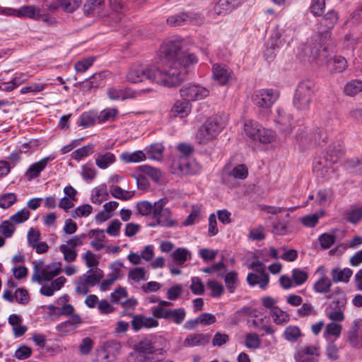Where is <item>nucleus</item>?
<instances>
[{
	"mask_svg": "<svg viewBox=\"0 0 362 362\" xmlns=\"http://www.w3.org/2000/svg\"><path fill=\"white\" fill-rule=\"evenodd\" d=\"M165 339L160 336H150L141 339L135 348V362H173L166 359Z\"/></svg>",
	"mask_w": 362,
	"mask_h": 362,
	"instance_id": "nucleus-1",
	"label": "nucleus"
},
{
	"mask_svg": "<svg viewBox=\"0 0 362 362\" xmlns=\"http://www.w3.org/2000/svg\"><path fill=\"white\" fill-rule=\"evenodd\" d=\"M163 57L160 64H153L152 75L148 76L149 81L165 87L173 88L179 86L184 80V73L177 66Z\"/></svg>",
	"mask_w": 362,
	"mask_h": 362,
	"instance_id": "nucleus-2",
	"label": "nucleus"
},
{
	"mask_svg": "<svg viewBox=\"0 0 362 362\" xmlns=\"http://www.w3.org/2000/svg\"><path fill=\"white\" fill-rule=\"evenodd\" d=\"M159 52L168 61L177 66L183 72L185 67L197 62V58L194 54L182 50V42L179 40H170L164 42Z\"/></svg>",
	"mask_w": 362,
	"mask_h": 362,
	"instance_id": "nucleus-3",
	"label": "nucleus"
},
{
	"mask_svg": "<svg viewBox=\"0 0 362 362\" xmlns=\"http://www.w3.org/2000/svg\"><path fill=\"white\" fill-rule=\"evenodd\" d=\"M226 125V122L220 116L209 117L200 126L196 134L197 142L200 144H206L216 139Z\"/></svg>",
	"mask_w": 362,
	"mask_h": 362,
	"instance_id": "nucleus-4",
	"label": "nucleus"
},
{
	"mask_svg": "<svg viewBox=\"0 0 362 362\" xmlns=\"http://www.w3.org/2000/svg\"><path fill=\"white\" fill-rule=\"evenodd\" d=\"M243 133L248 139L264 144L272 143L276 136L273 130L264 128L254 120H247L245 122Z\"/></svg>",
	"mask_w": 362,
	"mask_h": 362,
	"instance_id": "nucleus-5",
	"label": "nucleus"
},
{
	"mask_svg": "<svg viewBox=\"0 0 362 362\" xmlns=\"http://www.w3.org/2000/svg\"><path fill=\"white\" fill-rule=\"evenodd\" d=\"M315 83L310 80L300 81L293 97V105L299 110L309 108L315 91Z\"/></svg>",
	"mask_w": 362,
	"mask_h": 362,
	"instance_id": "nucleus-6",
	"label": "nucleus"
},
{
	"mask_svg": "<svg viewBox=\"0 0 362 362\" xmlns=\"http://www.w3.org/2000/svg\"><path fill=\"white\" fill-rule=\"evenodd\" d=\"M103 277V272L99 269H90L74 281L76 293L85 296L91 287L98 284Z\"/></svg>",
	"mask_w": 362,
	"mask_h": 362,
	"instance_id": "nucleus-7",
	"label": "nucleus"
},
{
	"mask_svg": "<svg viewBox=\"0 0 362 362\" xmlns=\"http://www.w3.org/2000/svg\"><path fill=\"white\" fill-rule=\"evenodd\" d=\"M168 199L163 197L154 202V210L152 218L156 221V224H151V226L159 225L163 227H173L176 222L172 219V214L168 208L165 207Z\"/></svg>",
	"mask_w": 362,
	"mask_h": 362,
	"instance_id": "nucleus-8",
	"label": "nucleus"
},
{
	"mask_svg": "<svg viewBox=\"0 0 362 362\" xmlns=\"http://www.w3.org/2000/svg\"><path fill=\"white\" fill-rule=\"evenodd\" d=\"M61 271L60 262L45 265L43 262H40L34 266L31 280L33 282L49 281L57 276Z\"/></svg>",
	"mask_w": 362,
	"mask_h": 362,
	"instance_id": "nucleus-9",
	"label": "nucleus"
},
{
	"mask_svg": "<svg viewBox=\"0 0 362 362\" xmlns=\"http://www.w3.org/2000/svg\"><path fill=\"white\" fill-rule=\"evenodd\" d=\"M153 64H144L136 62L132 64L127 71L126 81L132 83H138L146 78L149 81L148 76L152 75Z\"/></svg>",
	"mask_w": 362,
	"mask_h": 362,
	"instance_id": "nucleus-10",
	"label": "nucleus"
},
{
	"mask_svg": "<svg viewBox=\"0 0 362 362\" xmlns=\"http://www.w3.org/2000/svg\"><path fill=\"white\" fill-rule=\"evenodd\" d=\"M152 315L157 319H164L180 325L186 317V312L184 308L163 309L161 308H151Z\"/></svg>",
	"mask_w": 362,
	"mask_h": 362,
	"instance_id": "nucleus-11",
	"label": "nucleus"
},
{
	"mask_svg": "<svg viewBox=\"0 0 362 362\" xmlns=\"http://www.w3.org/2000/svg\"><path fill=\"white\" fill-rule=\"evenodd\" d=\"M151 91L152 89L151 88L134 90L130 88H119L116 87H110L107 89V94L108 98L112 100H124L141 97Z\"/></svg>",
	"mask_w": 362,
	"mask_h": 362,
	"instance_id": "nucleus-12",
	"label": "nucleus"
},
{
	"mask_svg": "<svg viewBox=\"0 0 362 362\" xmlns=\"http://www.w3.org/2000/svg\"><path fill=\"white\" fill-rule=\"evenodd\" d=\"M279 93L272 88H264L256 90L252 95V101L258 107L269 108L277 100Z\"/></svg>",
	"mask_w": 362,
	"mask_h": 362,
	"instance_id": "nucleus-13",
	"label": "nucleus"
},
{
	"mask_svg": "<svg viewBox=\"0 0 362 362\" xmlns=\"http://www.w3.org/2000/svg\"><path fill=\"white\" fill-rule=\"evenodd\" d=\"M180 96L187 101L202 100L209 95V90L199 84L187 83L180 90Z\"/></svg>",
	"mask_w": 362,
	"mask_h": 362,
	"instance_id": "nucleus-14",
	"label": "nucleus"
},
{
	"mask_svg": "<svg viewBox=\"0 0 362 362\" xmlns=\"http://www.w3.org/2000/svg\"><path fill=\"white\" fill-rule=\"evenodd\" d=\"M119 349V344L114 341H107L97 349L95 361L109 362L115 357Z\"/></svg>",
	"mask_w": 362,
	"mask_h": 362,
	"instance_id": "nucleus-15",
	"label": "nucleus"
},
{
	"mask_svg": "<svg viewBox=\"0 0 362 362\" xmlns=\"http://www.w3.org/2000/svg\"><path fill=\"white\" fill-rule=\"evenodd\" d=\"M201 22V16L194 12H180L168 17L167 19V23L172 26L183 25L188 23L197 24Z\"/></svg>",
	"mask_w": 362,
	"mask_h": 362,
	"instance_id": "nucleus-16",
	"label": "nucleus"
},
{
	"mask_svg": "<svg viewBox=\"0 0 362 362\" xmlns=\"http://www.w3.org/2000/svg\"><path fill=\"white\" fill-rule=\"evenodd\" d=\"M212 78L220 86L226 85L233 79V71L226 65L215 64L212 68Z\"/></svg>",
	"mask_w": 362,
	"mask_h": 362,
	"instance_id": "nucleus-17",
	"label": "nucleus"
},
{
	"mask_svg": "<svg viewBox=\"0 0 362 362\" xmlns=\"http://www.w3.org/2000/svg\"><path fill=\"white\" fill-rule=\"evenodd\" d=\"M318 349L314 345L302 347L294 356L296 362H318Z\"/></svg>",
	"mask_w": 362,
	"mask_h": 362,
	"instance_id": "nucleus-18",
	"label": "nucleus"
},
{
	"mask_svg": "<svg viewBox=\"0 0 362 362\" xmlns=\"http://www.w3.org/2000/svg\"><path fill=\"white\" fill-rule=\"evenodd\" d=\"M159 322L157 318L153 317H146L142 315H136L132 317V326L134 331H139L141 329H151L158 327Z\"/></svg>",
	"mask_w": 362,
	"mask_h": 362,
	"instance_id": "nucleus-19",
	"label": "nucleus"
},
{
	"mask_svg": "<svg viewBox=\"0 0 362 362\" xmlns=\"http://www.w3.org/2000/svg\"><path fill=\"white\" fill-rule=\"evenodd\" d=\"M123 267V264L119 262H115L111 264V272L100 282V288L102 291L108 290L114 282L121 277V269Z\"/></svg>",
	"mask_w": 362,
	"mask_h": 362,
	"instance_id": "nucleus-20",
	"label": "nucleus"
},
{
	"mask_svg": "<svg viewBox=\"0 0 362 362\" xmlns=\"http://www.w3.org/2000/svg\"><path fill=\"white\" fill-rule=\"evenodd\" d=\"M293 39V31L291 29L284 30L282 32H276L271 37L272 47L275 48L282 47L284 45L289 46Z\"/></svg>",
	"mask_w": 362,
	"mask_h": 362,
	"instance_id": "nucleus-21",
	"label": "nucleus"
},
{
	"mask_svg": "<svg viewBox=\"0 0 362 362\" xmlns=\"http://www.w3.org/2000/svg\"><path fill=\"white\" fill-rule=\"evenodd\" d=\"M81 4V0H55L48 4V11H56L61 8L64 11L72 13L76 11Z\"/></svg>",
	"mask_w": 362,
	"mask_h": 362,
	"instance_id": "nucleus-22",
	"label": "nucleus"
},
{
	"mask_svg": "<svg viewBox=\"0 0 362 362\" xmlns=\"http://www.w3.org/2000/svg\"><path fill=\"white\" fill-rule=\"evenodd\" d=\"M54 158V156H49L30 165L25 173L27 178L28 180H33L37 177L40 173L47 167L48 163L53 160Z\"/></svg>",
	"mask_w": 362,
	"mask_h": 362,
	"instance_id": "nucleus-23",
	"label": "nucleus"
},
{
	"mask_svg": "<svg viewBox=\"0 0 362 362\" xmlns=\"http://www.w3.org/2000/svg\"><path fill=\"white\" fill-rule=\"evenodd\" d=\"M327 298L332 299L328 307L344 309L347 303V298L344 291L339 287L334 288Z\"/></svg>",
	"mask_w": 362,
	"mask_h": 362,
	"instance_id": "nucleus-24",
	"label": "nucleus"
},
{
	"mask_svg": "<svg viewBox=\"0 0 362 362\" xmlns=\"http://www.w3.org/2000/svg\"><path fill=\"white\" fill-rule=\"evenodd\" d=\"M69 300L67 296H62L57 300L58 306L50 305L48 306L49 310L54 314H59L62 315H72L74 311V308L71 304H67L66 302Z\"/></svg>",
	"mask_w": 362,
	"mask_h": 362,
	"instance_id": "nucleus-25",
	"label": "nucleus"
},
{
	"mask_svg": "<svg viewBox=\"0 0 362 362\" xmlns=\"http://www.w3.org/2000/svg\"><path fill=\"white\" fill-rule=\"evenodd\" d=\"M210 335L202 333H193L188 334L185 339L183 345L185 347L202 346L209 344Z\"/></svg>",
	"mask_w": 362,
	"mask_h": 362,
	"instance_id": "nucleus-26",
	"label": "nucleus"
},
{
	"mask_svg": "<svg viewBox=\"0 0 362 362\" xmlns=\"http://www.w3.org/2000/svg\"><path fill=\"white\" fill-rule=\"evenodd\" d=\"M246 281L251 286H258L261 289L267 288L269 283V276L267 273H249Z\"/></svg>",
	"mask_w": 362,
	"mask_h": 362,
	"instance_id": "nucleus-27",
	"label": "nucleus"
},
{
	"mask_svg": "<svg viewBox=\"0 0 362 362\" xmlns=\"http://www.w3.org/2000/svg\"><path fill=\"white\" fill-rule=\"evenodd\" d=\"M192 110V105L187 100H178L173 104L170 114L173 117H178L180 118H184L187 117Z\"/></svg>",
	"mask_w": 362,
	"mask_h": 362,
	"instance_id": "nucleus-28",
	"label": "nucleus"
},
{
	"mask_svg": "<svg viewBox=\"0 0 362 362\" xmlns=\"http://www.w3.org/2000/svg\"><path fill=\"white\" fill-rule=\"evenodd\" d=\"M105 74L103 72L95 73L90 78L86 79L81 83L83 90H90L93 88H98L105 86Z\"/></svg>",
	"mask_w": 362,
	"mask_h": 362,
	"instance_id": "nucleus-29",
	"label": "nucleus"
},
{
	"mask_svg": "<svg viewBox=\"0 0 362 362\" xmlns=\"http://www.w3.org/2000/svg\"><path fill=\"white\" fill-rule=\"evenodd\" d=\"M276 112V122L279 125V129L284 132H290L291 130L292 117L283 109L278 108Z\"/></svg>",
	"mask_w": 362,
	"mask_h": 362,
	"instance_id": "nucleus-30",
	"label": "nucleus"
},
{
	"mask_svg": "<svg viewBox=\"0 0 362 362\" xmlns=\"http://www.w3.org/2000/svg\"><path fill=\"white\" fill-rule=\"evenodd\" d=\"M344 144L340 140L333 142L329 146L327 154L329 157L331 163H337L344 155Z\"/></svg>",
	"mask_w": 362,
	"mask_h": 362,
	"instance_id": "nucleus-31",
	"label": "nucleus"
},
{
	"mask_svg": "<svg viewBox=\"0 0 362 362\" xmlns=\"http://www.w3.org/2000/svg\"><path fill=\"white\" fill-rule=\"evenodd\" d=\"M332 285V280L322 272V276L317 279L313 286V289L316 293L325 294L330 291Z\"/></svg>",
	"mask_w": 362,
	"mask_h": 362,
	"instance_id": "nucleus-32",
	"label": "nucleus"
},
{
	"mask_svg": "<svg viewBox=\"0 0 362 362\" xmlns=\"http://www.w3.org/2000/svg\"><path fill=\"white\" fill-rule=\"evenodd\" d=\"M105 230L103 229H92L88 232V237L94 240L90 242L91 247L95 250H100L105 247L103 242L105 240Z\"/></svg>",
	"mask_w": 362,
	"mask_h": 362,
	"instance_id": "nucleus-33",
	"label": "nucleus"
},
{
	"mask_svg": "<svg viewBox=\"0 0 362 362\" xmlns=\"http://www.w3.org/2000/svg\"><path fill=\"white\" fill-rule=\"evenodd\" d=\"M353 274V271L349 268H334L331 272L332 280L334 283H348Z\"/></svg>",
	"mask_w": 362,
	"mask_h": 362,
	"instance_id": "nucleus-34",
	"label": "nucleus"
},
{
	"mask_svg": "<svg viewBox=\"0 0 362 362\" xmlns=\"http://www.w3.org/2000/svg\"><path fill=\"white\" fill-rule=\"evenodd\" d=\"M174 262L179 266H182L187 260L192 259V252L185 247H178L171 254Z\"/></svg>",
	"mask_w": 362,
	"mask_h": 362,
	"instance_id": "nucleus-35",
	"label": "nucleus"
},
{
	"mask_svg": "<svg viewBox=\"0 0 362 362\" xmlns=\"http://www.w3.org/2000/svg\"><path fill=\"white\" fill-rule=\"evenodd\" d=\"M115 155L109 151L98 153L95 158V165L102 170L107 169L109 166L115 163Z\"/></svg>",
	"mask_w": 362,
	"mask_h": 362,
	"instance_id": "nucleus-36",
	"label": "nucleus"
},
{
	"mask_svg": "<svg viewBox=\"0 0 362 362\" xmlns=\"http://www.w3.org/2000/svg\"><path fill=\"white\" fill-rule=\"evenodd\" d=\"M244 0H219L214 8V12L218 15L224 14L227 11L236 8L243 3Z\"/></svg>",
	"mask_w": 362,
	"mask_h": 362,
	"instance_id": "nucleus-37",
	"label": "nucleus"
},
{
	"mask_svg": "<svg viewBox=\"0 0 362 362\" xmlns=\"http://www.w3.org/2000/svg\"><path fill=\"white\" fill-rule=\"evenodd\" d=\"M146 156L151 160L160 161L163 159L164 146L159 143L152 144L144 149Z\"/></svg>",
	"mask_w": 362,
	"mask_h": 362,
	"instance_id": "nucleus-38",
	"label": "nucleus"
},
{
	"mask_svg": "<svg viewBox=\"0 0 362 362\" xmlns=\"http://www.w3.org/2000/svg\"><path fill=\"white\" fill-rule=\"evenodd\" d=\"M147 158L145 151H135L132 153L123 152L120 155V159L126 163H139L146 160Z\"/></svg>",
	"mask_w": 362,
	"mask_h": 362,
	"instance_id": "nucleus-39",
	"label": "nucleus"
},
{
	"mask_svg": "<svg viewBox=\"0 0 362 362\" xmlns=\"http://www.w3.org/2000/svg\"><path fill=\"white\" fill-rule=\"evenodd\" d=\"M109 198L107 188L105 185H101L92 191L90 200L93 203L100 204L103 201Z\"/></svg>",
	"mask_w": 362,
	"mask_h": 362,
	"instance_id": "nucleus-40",
	"label": "nucleus"
},
{
	"mask_svg": "<svg viewBox=\"0 0 362 362\" xmlns=\"http://www.w3.org/2000/svg\"><path fill=\"white\" fill-rule=\"evenodd\" d=\"M40 16V8L33 5L23 6L18 8V17L36 19Z\"/></svg>",
	"mask_w": 362,
	"mask_h": 362,
	"instance_id": "nucleus-41",
	"label": "nucleus"
},
{
	"mask_svg": "<svg viewBox=\"0 0 362 362\" xmlns=\"http://www.w3.org/2000/svg\"><path fill=\"white\" fill-rule=\"evenodd\" d=\"M339 21V14L334 10L327 11L320 21L321 26L327 30L332 29Z\"/></svg>",
	"mask_w": 362,
	"mask_h": 362,
	"instance_id": "nucleus-42",
	"label": "nucleus"
},
{
	"mask_svg": "<svg viewBox=\"0 0 362 362\" xmlns=\"http://www.w3.org/2000/svg\"><path fill=\"white\" fill-rule=\"evenodd\" d=\"M129 280L139 283L141 281H146L148 279L147 271L143 267H135L129 270L128 273Z\"/></svg>",
	"mask_w": 362,
	"mask_h": 362,
	"instance_id": "nucleus-43",
	"label": "nucleus"
},
{
	"mask_svg": "<svg viewBox=\"0 0 362 362\" xmlns=\"http://www.w3.org/2000/svg\"><path fill=\"white\" fill-rule=\"evenodd\" d=\"M283 336L286 341L293 343L301 337L302 333L298 326L290 325L285 328Z\"/></svg>",
	"mask_w": 362,
	"mask_h": 362,
	"instance_id": "nucleus-44",
	"label": "nucleus"
},
{
	"mask_svg": "<svg viewBox=\"0 0 362 362\" xmlns=\"http://www.w3.org/2000/svg\"><path fill=\"white\" fill-rule=\"evenodd\" d=\"M270 315L273 321L278 325H284L290 320L289 315L279 307L273 308V310L270 311Z\"/></svg>",
	"mask_w": 362,
	"mask_h": 362,
	"instance_id": "nucleus-45",
	"label": "nucleus"
},
{
	"mask_svg": "<svg viewBox=\"0 0 362 362\" xmlns=\"http://www.w3.org/2000/svg\"><path fill=\"white\" fill-rule=\"evenodd\" d=\"M313 171L317 176L322 178L328 179L330 177V173H333V170L327 165L325 166L322 160H315L313 163Z\"/></svg>",
	"mask_w": 362,
	"mask_h": 362,
	"instance_id": "nucleus-46",
	"label": "nucleus"
},
{
	"mask_svg": "<svg viewBox=\"0 0 362 362\" xmlns=\"http://www.w3.org/2000/svg\"><path fill=\"white\" fill-rule=\"evenodd\" d=\"M290 214L287 213L285 218L282 220H278L273 225V233L276 235H283L288 233V226L289 224Z\"/></svg>",
	"mask_w": 362,
	"mask_h": 362,
	"instance_id": "nucleus-47",
	"label": "nucleus"
},
{
	"mask_svg": "<svg viewBox=\"0 0 362 362\" xmlns=\"http://www.w3.org/2000/svg\"><path fill=\"white\" fill-rule=\"evenodd\" d=\"M94 149V145L93 144H88L86 146H83L82 147L78 148L76 151H74L72 154L71 157L75 160L79 162L82 159L88 157L90 154L93 153Z\"/></svg>",
	"mask_w": 362,
	"mask_h": 362,
	"instance_id": "nucleus-48",
	"label": "nucleus"
},
{
	"mask_svg": "<svg viewBox=\"0 0 362 362\" xmlns=\"http://www.w3.org/2000/svg\"><path fill=\"white\" fill-rule=\"evenodd\" d=\"M137 170L148 175L155 182H158L162 176V173L158 168L148 165H139L137 167Z\"/></svg>",
	"mask_w": 362,
	"mask_h": 362,
	"instance_id": "nucleus-49",
	"label": "nucleus"
},
{
	"mask_svg": "<svg viewBox=\"0 0 362 362\" xmlns=\"http://www.w3.org/2000/svg\"><path fill=\"white\" fill-rule=\"evenodd\" d=\"M333 193L331 189H325L319 190L316 195L318 204L323 206H328L332 200Z\"/></svg>",
	"mask_w": 362,
	"mask_h": 362,
	"instance_id": "nucleus-50",
	"label": "nucleus"
},
{
	"mask_svg": "<svg viewBox=\"0 0 362 362\" xmlns=\"http://www.w3.org/2000/svg\"><path fill=\"white\" fill-rule=\"evenodd\" d=\"M110 193L116 199L129 200L134 195V191L124 190L119 186H112Z\"/></svg>",
	"mask_w": 362,
	"mask_h": 362,
	"instance_id": "nucleus-51",
	"label": "nucleus"
},
{
	"mask_svg": "<svg viewBox=\"0 0 362 362\" xmlns=\"http://www.w3.org/2000/svg\"><path fill=\"white\" fill-rule=\"evenodd\" d=\"M244 345L249 349L255 350L260 347L261 340L256 333H247L245 336Z\"/></svg>",
	"mask_w": 362,
	"mask_h": 362,
	"instance_id": "nucleus-52",
	"label": "nucleus"
},
{
	"mask_svg": "<svg viewBox=\"0 0 362 362\" xmlns=\"http://www.w3.org/2000/svg\"><path fill=\"white\" fill-rule=\"evenodd\" d=\"M344 93L349 96H354L362 91V81L351 80L346 84L344 89Z\"/></svg>",
	"mask_w": 362,
	"mask_h": 362,
	"instance_id": "nucleus-53",
	"label": "nucleus"
},
{
	"mask_svg": "<svg viewBox=\"0 0 362 362\" xmlns=\"http://www.w3.org/2000/svg\"><path fill=\"white\" fill-rule=\"evenodd\" d=\"M329 66L338 72L344 71L347 67V62L344 57L341 56H336L333 59H330L326 62Z\"/></svg>",
	"mask_w": 362,
	"mask_h": 362,
	"instance_id": "nucleus-54",
	"label": "nucleus"
},
{
	"mask_svg": "<svg viewBox=\"0 0 362 362\" xmlns=\"http://www.w3.org/2000/svg\"><path fill=\"white\" fill-rule=\"evenodd\" d=\"M81 322L82 320L79 315L72 314L68 320L57 325V328L59 332L65 333L69 330L68 327L78 325Z\"/></svg>",
	"mask_w": 362,
	"mask_h": 362,
	"instance_id": "nucleus-55",
	"label": "nucleus"
},
{
	"mask_svg": "<svg viewBox=\"0 0 362 362\" xmlns=\"http://www.w3.org/2000/svg\"><path fill=\"white\" fill-rule=\"evenodd\" d=\"M180 168L183 173L192 175H197L202 170V167L195 160L186 162L182 164Z\"/></svg>",
	"mask_w": 362,
	"mask_h": 362,
	"instance_id": "nucleus-56",
	"label": "nucleus"
},
{
	"mask_svg": "<svg viewBox=\"0 0 362 362\" xmlns=\"http://www.w3.org/2000/svg\"><path fill=\"white\" fill-rule=\"evenodd\" d=\"M59 251L63 254L64 259L68 263L74 262L77 258L76 250L69 247L67 245L62 244L59 246Z\"/></svg>",
	"mask_w": 362,
	"mask_h": 362,
	"instance_id": "nucleus-57",
	"label": "nucleus"
},
{
	"mask_svg": "<svg viewBox=\"0 0 362 362\" xmlns=\"http://www.w3.org/2000/svg\"><path fill=\"white\" fill-rule=\"evenodd\" d=\"M291 277L295 286H300L307 281L308 273L298 268L293 269L291 272Z\"/></svg>",
	"mask_w": 362,
	"mask_h": 362,
	"instance_id": "nucleus-58",
	"label": "nucleus"
},
{
	"mask_svg": "<svg viewBox=\"0 0 362 362\" xmlns=\"http://www.w3.org/2000/svg\"><path fill=\"white\" fill-rule=\"evenodd\" d=\"M97 115L94 112H86L81 114L78 121V126L87 128L94 124Z\"/></svg>",
	"mask_w": 362,
	"mask_h": 362,
	"instance_id": "nucleus-59",
	"label": "nucleus"
},
{
	"mask_svg": "<svg viewBox=\"0 0 362 362\" xmlns=\"http://www.w3.org/2000/svg\"><path fill=\"white\" fill-rule=\"evenodd\" d=\"M344 309L334 308L332 307H327L325 308V313L327 317L336 322H342L344 320Z\"/></svg>",
	"mask_w": 362,
	"mask_h": 362,
	"instance_id": "nucleus-60",
	"label": "nucleus"
},
{
	"mask_svg": "<svg viewBox=\"0 0 362 362\" xmlns=\"http://www.w3.org/2000/svg\"><path fill=\"white\" fill-rule=\"evenodd\" d=\"M17 202V196L15 193L8 192L0 195V208L6 209L10 208Z\"/></svg>",
	"mask_w": 362,
	"mask_h": 362,
	"instance_id": "nucleus-61",
	"label": "nucleus"
},
{
	"mask_svg": "<svg viewBox=\"0 0 362 362\" xmlns=\"http://www.w3.org/2000/svg\"><path fill=\"white\" fill-rule=\"evenodd\" d=\"M347 220L352 223H356L362 219V206H352L347 211Z\"/></svg>",
	"mask_w": 362,
	"mask_h": 362,
	"instance_id": "nucleus-62",
	"label": "nucleus"
},
{
	"mask_svg": "<svg viewBox=\"0 0 362 362\" xmlns=\"http://www.w3.org/2000/svg\"><path fill=\"white\" fill-rule=\"evenodd\" d=\"M30 213L28 209H22L11 216L9 219L16 226L25 222L30 218Z\"/></svg>",
	"mask_w": 362,
	"mask_h": 362,
	"instance_id": "nucleus-63",
	"label": "nucleus"
},
{
	"mask_svg": "<svg viewBox=\"0 0 362 362\" xmlns=\"http://www.w3.org/2000/svg\"><path fill=\"white\" fill-rule=\"evenodd\" d=\"M95 60V58L94 57L83 58L75 64L74 69L78 73H84L93 64Z\"/></svg>",
	"mask_w": 362,
	"mask_h": 362,
	"instance_id": "nucleus-64",
	"label": "nucleus"
}]
</instances>
